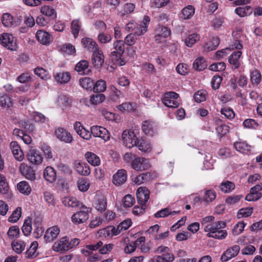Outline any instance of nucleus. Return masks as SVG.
Masks as SVG:
<instances>
[{"mask_svg": "<svg viewBox=\"0 0 262 262\" xmlns=\"http://www.w3.org/2000/svg\"><path fill=\"white\" fill-rule=\"evenodd\" d=\"M253 11V9L250 6L238 7L235 9V12L241 17H244L250 15Z\"/></svg>", "mask_w": 262, "mask_h": 262, "instance_id": "obj_39", "label": "nucleus"}, {"mask_svg": "<svg viewBox=\"0 0 262 262\" xmlns=\"http://www.w3.org/2000/svg\"><path fill=\"white\" fill-rule=\"evenodd\" d=\"M38 245V243L36 241H34L31 244L30 248L26 251V254L29 258H33L36 256L35 253Z\"/></svg>", "mask_w": 262, "mask_h": 262, "instance_id": "obj_57", "label": "nucleus"}, {"mask_svg": "<svg viewBox=\"0 0 262 262\" xmlns=\"http://www.w3.org/2000/svg\"><path fill=\"white\" fill-rule=\"evenodd\" d=\"M200 39V36L196 33L189 35L185 39V44L188 47H191Z\"/></svg>", "mask_w": 262, "mask_h": 262, "instance_id": "obj_52", "label": "nucleus"}, {"mask_svg": "<svg viewBox=\"0 0 262 262\" xmlns=\"http://www.w3.org/2000/svg\"><path fill=\"white\" fill-rule=\"evenodd\" d=\"M10 147L14 157L18 161H21L24 159V154L20 146L16 141L10 143Z\"/></svg>", "mask_w": 262, "mask_h": 262, "instance_id": "obj_19", "label": "nucleus"}, {"mask_svg": "<svg viewBox=\"0 0 262 262\" xmlns=\"http://www.w3.org/2000/svg\"><path fill=\"white\" fill-rule=\"evenodd\" d=\"M81 26L79 21L78 19L73 20L71 24V30L74 37L76 38L78 36L79 32L80 31Z\"/></svg>", "mask_w": 262, "mask_h": 262, "instance_id": "obj_56", "label": "nucleus"}, {"mask_svg": "<svg viewBox=\"0 0 262 262\" xmlns=\"http://www.w3.org/2000/svg\"><path fill=\"white\" fill-rule=\"evenodd\" d=\"M226 226V223L225 222L223 221H217L212 224H208L205 226L204 231L208 232H215V230L224 228Z\"/></svg>", "mask_w": 262, "mask_h": 262, "instance_id": "obj_24", "label": "nucleus"}, {"mask_svg": "<svg viewBox=\"0 0 262 262\" xmlns=\"http://www.w3.org/2000/svg\"><path fill=\"white\" fill-rule=\"evenodd\" d=\"M240 247L238 245H234L228 248L222 255L221 260L222 261H227L235 257L239 253Z\"/></svg>", "mask_w": 262, "mask_h": 262, "instance_id": "obj_9", "label": "nucleus"}, {"mask_svg": "<svg viewBox=\"0 0 262 262\" xmlns=\"http://www.w3.org/2000/svg\"><path fill=\"white\" fill-rule=\"evenodd\" d=\"M122 202L124 207L129 208L134 205L135 203V199L131 194H128L123 197Z\"/></svg>", "mask_w": 262, "mask_h": 262, "instance_id": "obj_51", "label": "nucleus"}, {"mask_svg": "<svg viewBox=\"0 0 262 262\" xmlns=\"http://www.w3.org/2000/svg\"><path fill=\"white\" fill-rule=\"evenodd\" d=\"M96 209L100 212H104L107 207L106 199L103 195L99 196L95 203Z\"/></svg>", "mask_w": 262, "mask_h": 262, "instance_id": "obj_26", "label": "nucleus"}, {"mask_svg": "<svg viewBox=\"0 0 262 262\" xmlns=\"http://www.w3.org/2000/svg\"><path fill=\"white\" fill-rule=\"evenodd\" d=\"M93 52V63L96 68H99L104 62V56L102 51L98 48Z\"/></svg>", "mask_w": 262, "mask_h": 262, "instance_id": "obj_16", "label": "nucleus"}, {"mask_svg": "<svg viewBox=\"0 0 262 262\" xmlns=\"http://www.w3.org/2000/svg\"><path fill=\"white\" fill-rule=\"evenodd\" d=\"M157 177V174L156 172H147L137 176L135 178L134 182L138 185H140L143 183L151 181Z\"/></svg>", "mask_w": 262, "mask_h": 262, "instance_id": "obj_11", "label": "nucleus"}, {"mask_svg": "<svg viewBox=\"0 0 262 262\" xmlns=\"http://www.w3.org/2000/svg\"><path fill=\"white\" fill-rule=\"evenodd\" d=\"M137 146H138L140 150L144 152H148L150 151L151 149L150 143L143 139L138 140V143Z\"/></svg>", "mask_w": 262, "mask_h": 262, "instance_id": "obj_46", "label": "nucleus"}, {"mask_svg": "<svg viewBox=\"0 0 262 262\" xmlns=\"http://www.w3.org/2000/svg\"><path fill=\"white\" fill-rule=\"evenodd\" d=\"M75 168L76 171L81 175L87 176L91 172L90 168L86 165H76Z\"/></svg>", "mask_w": 262, "mask_h": 262, "instance_id": "obj_58", "label": "nucleus"}, {"mask_svg": "<svg viewBox=\"0 0 262 262\" xmlns=\"http://www.w3.org/2000/svg\"><path fill=\"white\" fill-rule=\"evenodd\" d=\"M28 160L32 163L40 164L42 157L40 153L35 150H30L28 154Z\"/></svg>", "mask_w": 262, "mask_h": 262, "instance_id": "obj_22", "label": "nucleus"}, {"mask_svg": "<svg viewBox=\"0 0 262 262\" xmlns=\"http://www.w3.org/2000/svg\"><path fill=\"white\" fill-rule=\"evenodd\" d=\"M252 207L243 208L239 210L237 217L238 219H241L243 217H248L250 216L253 212Z\"/></svg>", "mask_w": 262, "mask_h": 262, "instance_id": "obj_54", "label": "nucleus"}, {"mask_svg": "<svg viewBox=\"0 0 262 262\" xmlns=\"http://www.w3.org/2000/svg\"><path fill=\"white\" fill-rule=\"evenodd\" d=\"M220 43V39L218 37H213L212 39L206 42L204 46V50L206 51H212L217 47Z\"/></svg>", "mask_w": 262, "mask_h": 262, "instance_id": "obj_36", "label": "nucleus"}, {"mask_svg": "<svg viewBox=\"0 0 262 262\" xmlns=\"http://www.w3.org/2000/svg\"><path fill=\"white\" fill-rule=\"evenodd\" d=\"M127 179L126 171L124 169H120L113 176V183L115 185L123 184Z\"/></svg>", "mask_w": 262, "mask_h": 262, "instance_id": "obj_20", "label": "nucleus"}, {"mask_svg": "<svg viewBox=\"0 0 262 262\" xmlns=\"http://www.w3.org/2000/svg\"><path fill=\"white\" fill-rule=\"evenodd\" d=\"M19 171L27 179L33 181L36 179V167L33 165H20Z\"/></svg>", "mask_w": 262, "mask_h": 262, "instance_id": "obj_5", "label": "nucleus"}, {"mask_svg": "<svg viewBox=\"0 0 262 262\" xmlns=\"http://www.w3.org/2000/svg\"><path fill=\"white\" fill-rule=\"evenodd\" d=\"M63 204L67 207H76L79 206L81 204L80 202L75 197L67 196L62 200Z\"/></svg>", "mask_w": 262, "mask_h": 262, "instance_id": "obj_28", "label": "nucleus"}, {"mask_svg": "<svg viewBox=\"0 0 262 262\" xmlns=\"http://www.w3.org/2000/svg\"><path fill=\"white\" fill-rule=\"evenodd\" d=\"M21 208L17 207L9 217L8 221L11 223L16 222L21 216Z\"/></svg>", "mask_w": 262, "mask_h": 262, "instance_id": "obj_64", "label": "nucleus"}, {"mask_svg": "<svg viewBox=\"0 0 262 262\" xmlns=\"http://www.w3.org/2000/svg\"><path fill=\"white\" fill-rule=\"evenodd\" d=\"M60 51L66 55H72L75 52V49L70 43H66L59 47Z\"/></svg>", "mask_w": 262, "mask_h": 262, "instance_id": "obj_40", "label": "nucleus"}, {"mask_svg": "<svg viewBox=\"0 0 262 262\" xmlns=\"http://www.w3.org/2000/svg\"><path fill=\"white\" fill-rule=\"evenodd\" d=\"M179 95L174 92H168L164 94L162 99L163 103L165 105L170 108H176L179 105L177 101Z\"/></svg>", "mask_w": 262, "mask_h": 262, "instance_id": "obj_3", "label": "nucleus"}, {"mask_svg": "<svg viewBox=\"0 0 262 262\" xmlns=\"http://www.w3.org/2000/svg\"><path fill=\"white\" fill-rule=\"evenodd\" d=\"M22 231L25 235H30L32 230V225L31 220H26L22 227Z\"/></svg>", "mask_w": 262, "mask_h": 262, "instance_id": "obj_63", "label": "nucleus"}, {"mask_svg": "<svg viewBox=\"0 0 262 262\" xmlns=\"http://www.w3.org/2000/svg\"><path fill=\"white\" fill-rule=\"evenodd\" d=\"M40 12L43 15L49 17H51L52 19H54L56 17L55 10L51 6H42L40 9Z\"/></svg>", "mask_w": 262, "mask_h": 262, "instance_id": "obj_37", "label": "nucleus"}, {"mask_svg": "<svg viewBox=\"0 0 262 262\" xmlns=\"http://www.w3.org/2000/svg\"><path fill=\"white\" fill-rule=\"evenodd\" d=\"M150 191L145 187H140L136 192L138 203L142 205H145L149 198Z\"/></svg>", "mask_w": 262, "mask_h": 262, "instance_id": "obj_6", "label": "nucleus"}, {"mask_svg": "<svg viewBox=\"0 0 262 262\" xmlns=\"http://www.w3.org/2000/svg\"><path fill=\"white\" fill-rule=\"evenodd\" d=\"M149 21V17L147 16H144L142 21L139 24H137V27H136L133 33L139 36L144 34L147 30Z\"/></svg>", "mask_w": 262, "mask_h": 262, "instance_id": "obj_15", "label": "nucleus"}, {"mask_svg": "<svg viewBox=\"0 0 262 262\" xmlns=\"http://www.w3.org/2000/svg\"><path fill=\"white\" fill-rule=\"evenodd\" d=\"M220 187L222 192L229 193L235 188V185L232 182L226 181L222 182Z\"/></svg>", "mask_w": 262, "mask_h": 262, "instance_id": "obj_44", "label": "nucleus"}, {"mask_svg": "<svg viewBox=\"0 0 262 262\" xmlns=\"http://www.w3.org/2000/svg\"><path fill=\"white\" fill-rule=\"evenodd\" d=\"M36 37L40 43L45 45L50 44L53 40L52 36L48 32L42 30L37 31Z\"/></svg>", "mask_w": 262, "mask_h": 262, "instance_id": "obj_14", "label": "nucleus"}, {"mask_svg": "<svg viewBox=\"0 0 262 262\" xmlns=\"http://www.w3.org/2000/svg\"><path fill=\"white\" fill-rule=\"evenodd\" d=\"M13 250L17 254H20L24 250L25 245L24 242L20 241H13L12 244Z\"/></svg>", "mask_w": 262, "mask_h": 262, "instance_id": "obj_50", "label": "nucleus"}, {"mask_svg": "<svg viewBox=\"0 0 262 262\" xmlns=\"http://www.w3.org/2000/svg\"><path fill=\"white\" fill-rule=\"evenodd\" d=\"M121 139L124 145L128 147L132 148L137 146L138 139L134 132L131 129H126L122 132Z\"/></svg>", "mask_w": 262, "mask_h": 262, "instance_id": "obj_2", "label": "nucleus"}, {"mask_svg": "<svg viewBox=\"0 0 262 262\" xmlns=\"http://www.w3.org/2000/svg\"><path fill=\"white\" fill-rule=\"evenodd\" d=\"M75 70L81 75L88 74L90 72L88 61L85 60L79 61L76 64Z\"/></svg>", "mask_w": 262, "mask_h": 262, "instance_id": "obj_21", "label": "nucleus"}, {"mask_svg": "<svg viewBox=\"0 0 262 262\" xmlns=\"http://www.w3.org/2000/svg\"><path fill=\"white\" fill-rule=\"evenodd\" d=\"M9 186L5 177L0 174V192L3 194L8 193Z\"/></svg>", "mask_w": 262, "mask_h": 262, "instance_id": "obj_49", "label": "nucleus"}, {"mask_svg": "<svg viewBox=\"0 0 262 262\" xmlns=\"http://www.w3.org/2000/svg\"><path fill=\"white\" fill-rule=\"evenodd\" d=\"M45 179L50 183H53L56 180V173L55 169L51 166H47L43 172Z\"/></svg>", "mask_w": 262, "mask_h": 262, "instance_id": "obj_25", "label": "nucleus"}, {"mask_svg": "<svg viewBox=\"0 0 262 262\" xmlns=\"http://www.w3.org/2000/svg\"><path fill=\"white\" fill-rule=\"evenodd\" d=\"M142 130L146 135L152 136L157 130L155 123L149 120H145L143 122Z\"/></svg>", "mask_w": 262, "mask_h": 262, "instance_id": "obj_12", "label": "nucleus"}, {"mask_svg": "<svg viewBox=\"0 0 262 262\" xmlns=\"http://www.w3.org/2000/svg\"><path fill=\"white\" fill-rule=\"evenodd\" d=\"M194 8L191 5H188L182 10L180 18L183 19H190L194 14Z\"/></svg>", "mask_w": 262, "mask_h": 262, "instance_id": "obj_33", "label": "nucleus"}, {"mask_svg": "<svg viewBox=\"0 0 262 262\" xmlns=\"http://www.w3.org/2000/svg\"><path fill=\"white\" fill-rule=\"evenodd\" d=\"M34 72L42 79L47 80L49 78L48 72L42 68H37L34 70Z\"/></svg>", "mask_w": 262, "mask_h": 262, "instance_id": "obj_59", "label": "nucleus"}, {"mask_svg": "<svg viewBox=\"0 0 262 262\" xmlns=\"http://www.w3.org/2000/svg\"><path fill=\"white\" fill-rule=\"evenodd\" d=\"M170 34V30L166 27L159 26L156 30L157 37H161L162 38H166Z\"/></svg>", "mask_w": 262, "mask_h": 262, "instance_id": "obj_41", "label": "nucleus"}, {"mask_svg": "<svg viewBox=\"0 0 262 262\" xmlns=\"http://www.w3.org/2000/svg\"><path fill=\"white\" fill-rule=\"evenodd\" d=\"M227 235V232L226 230L219 229L215 230V232H210L207 234V237H213L215 239H223Z\"/></svg>", "mask_w": 262, "mask_h": 262, "instance_id": "obj_38", "label": "nucleus"}, {"mask_svg": "<svg viewBox=\"0 0 262 262\" xmlns=\"http://www.w3.org/2000/svg\"><path fill=\"white\" fill-rule=\"evenodd\" d=\"M17 187L20 193L26 195H29L32 191L29 183L25 181L18 183L17 185Z\"/></svg>", "mask_w": 262, "mask_h": 262, "instance_id": "obj_32", "label": "nucleus"}, {"mask_svg": "<svg viewBox=\"0 0 262 262\" xmlns=\"http://www.w3.org/2000/svg\"><path fill=\"white\" fill-rule=\"evenodd\" d=\"M60 231V228L57 226L49 228L44 235V238L46 242L51 243L55 240L59 234Z\"/></svg>", "mask_w": 262, "mask_h": 262, "instance_id": "obj_10", "label": "nucleus"}, {"mask_svg": "<svg viewBox=\"0 0 262 262\" xmlns=\"http://www.w3.org/2000/svg\"><path fill=\"white\" fill-rule=\"evenodd\" d=\"M69 239L67 237H63L59 241L55 242L52 247L54 251L56 252H61L63 251L69 250Z\"/></svg>", "mask_w": 262, "mask_h": 262, "instance_id": "obj_17", "label": "nucleus"}, {"mask_svg": "<svg viewBox=\"0 0 262 262\" xmlns=\"http://www.w3.org/2000/svg\"><path fill=\"white\" fill-rule=\"evenodd\" d=\"M85 158L89 164H100L99 157L94 153L88 151L85 154Z\"/></svg>", "mask_w": 262, "mask_h": 262, "instance_id": "obj_43", "label": "nucleus"}, {"mask_svg": "<svg viewBox=\"0 0 262 262\" xmlns=\"http://www.w3.org/2000/svg\"><path fill=\"white\" fill-rule=\"evenodd\" d=\"M2 23L6 27H15L19 24V21L14 20L13 16L9 13L3 14Z\"/></svg>", "mask_w": 262, "mask_h": 262, "instance_id": "obj_23", "label": "nucleus"}, {"mask_svg": "<svg viewBox=\"0 0 262 262\" xmlns=\"http://www.w3.org/2000/svg\"><path fill=\"white\" fill-rule=\"evenodd\" d=\"M19 234V229L16 226H12L9 228L8 232L7 235L9 238L11 239H13L14 238H17Z\"/></svg>", "mask_w": 262, "mask_h": 262, "instance_id": "obj_60", "label": "nucleus"}, {"mask_svg": "<svg viewBox=\"0 0 262 262\" xmlns=\"http://www.w3.org/2000/svg\"><path fill=\"white\" fill-rule=\"evenodd\" d=\"M207 67L205 60L203 57H199L196 58L194 63L193 67L198 71H202L204 70Z\"/></svg>", "mask_w": 262, "mask_h": 262, "instance_id": "obj_47", "label": "nucleus"}, {"mask_svg": "<svg viewBox=\"0 0 262 262\" xmlns=\"http://www.w3.org/2000/svg\"><path fill=\"white\" fill-rule=\"evenodd\" d=\"M194 99L198 102L200 103L206 99V92L204 91H198L194 94Z\"/></svg>", "mask_w": 262, "mask_h": 262, "instance_id": "obj_62", "label": "nucleus"}, {"mask_svg": "<svg viewBox=\"0 0 262 262\" xmlns=\"http://www.w3.org/2000/svg\"><path fill=\"white\" fill-rule=\"evenodd\" d=\"M105 97L102 94H96L91 96L90 101L92 104H97L105 100Z\"/></svg>", "mask_w": 262, "mask_h": 262, "instance_id": "obj_61", "label": "nucleus"}, {"mask_svg": "<svg viewBox=\"0 0 262 262\" xmlns=\"http://www.w3.org/2000/svg\"><path fill=\"white\" fill-rule=\"evenodd\" d=\"M1 44L11 51L16 50L17 45L14 38L11 34L4 33L0 36Z\"/></svg>", "mask_w": 262, "mask_h": 262, "instance_id": "obj_4", "label": "nucleus"}, {"mask_svg": "<svg viewBox=\"0 0 262 262\" xmlns=\"http://www.w3.org/2000/svg\"><path fill=\"white\" fill-rule=\"evenodd\" d=\"M82 46L90 51H93L96 49H98V46L96 42L90 38H83L81 40Z\"/></svg>", "mask_w": 262, "mask_h": 262, "instance_id": "obj_30", "label": "nucleus"}, {"mask_svg": "<svg viewBox=\"0 0 262 262\" xmlns=\"http://www.w3.org/2000/svg\"><path fill=\"white\" fill-rule=\"evenodd\" d=\"M242 52L240 51L233 53L229 58V62L232 65L234 69H237L240 66L239 59L242 55Z\"/></svg>", "mask_w": 262, "mask_h": 262, "instance_id": "obj_27", "label": "nucleus"}, {"mask_svg": "<svg viewBox=\"0 0 262 262\" xmlns=\"http://www.w3.org/2000/svg\"><path fill=\"white\" fill-rule=\"evenodd\" d=\"M55 79L60 83H67L70 79L71 76L68 72H59L54 74Z\"/></svg>", "mask_w": 262, "mask_h": 262, "instance_id": "obj_35", "label": "nucleus"}, {"mask_svg": "<svg viewBox=\"0 0 262 262\" xmlns=\"http://www.w3.org/2000/svg\"><path fill=\"white\" fill-rule=\"evenodd\" d=\"M124 42L122 40H117L113 43V51L111 52L112 56L120 58L125 51Z\"/></svg>", "mask_w": 262, "mask_h": 262, "instance_id": "obj_13", "label": "nucleus"}, {"mask_svg": "<svg viewBox=\"0 0 262 262\" xmlns=\"http://www.w3.org/2000/svg\"><path fill=\"white\" fill-rule=\"evenodd\" d=\"M92 134L96 137H99L104 141L110 139V134L104 127L100 126H93L91 128Z\"/></svg>", "mask_w": 262, "mask_h": 262, "instance_id": "obj_7", "label": "nucleus"}, {"mask_svg": "<svg viewBox=\"0 0 262 262\" xmlns=\"http://www.w3.org/2000/svg\"><path fill=\"white\" fill-rule=\"evenodd\" d=\"M0 105L3 107H10L12 106V102L11 98L7 95L0 96Z\"/></svg>", "mask_w": 262, "mask_h": 262, "instance_id": "obj_55", "label": "nucleus"}, {"mask_svg": "<svg viewBox=\"0 0 262 262\" xmlns=\"http://www.w3.org/2000/svg\"><path fill=\"white\" fill-rule=\"evenodd\" d=\"M124 162L128 164H143L146 159L137 157L131 152L126 153L123 157Z\"/></svg>", "mask_w": 262, "mask_h": 262, "instance_id": "obj_18", "label": "nucleus"}, {"mask_svg": "<svg viewBox=\"0 0 262 262\" xmlns=\"http://www.w3.org/2000/svg\"><path fill=\"white\" fill-rule=\"evenodd\" d=\"M174 255L170 249L165 253L156 256V262H172L174 260Z\"/></svg>", "mask_w": 262, "mask_h": 262, "instance_id": "obj_34", "label": "nucleus"}, {"mask_svg": "<svg viewBox=\"0 0 262 262\" xmlns=\"http://www.w3.org/2000/svg\"><path fill=\"white\" fill-rule=\"evenodd\" d=\"M229 128L228 125L221 123L216 127L215 130L218 136L222 137L229 132Z\"/></svg>", "mask_w": 262, "mask_h": 262, "instance_id": "obj_53", "label": "nucleus"}, {"mask_svg": "<svg viewBox=\"0 0 262 262\" xmlns=\"http://www.w3.org/2000/svg\"><path fill=\"white\" fill-rule=\"evenodd\" d=\"M80 210L74 213L71 216L72 222L76 225L85 222L89 217V213L91 209L90 208L81 204L80 207Z\"/></svg>", "mask_w": 262, "mask_h": 262, "instance_id": "obj_1", "label": "nucleus"}, {"mask_svg": "<svg viewBox=\"0 0 262 262\" xmlns=\"http://www.w3.org/2000/svg\"><path fill=\"white\" fill-rule=\"evenodd\" d=\"M94 92L99 93L104 92L106 89V82L102 79L98 80L93 85Z\"/></svg>", "mask_w": 262, "mask_h": 262, "instance_id": "obj_45", "label": "nucleus"}, {"mask_svg": "<svg viewBox=\"0 0 262 262\" xmlns=\"http://www.w3.org/2000/svg\"><path fill=\"white\" fill-rule=\"evenodd\" d=\"M79 84L83 89L88 90L93 88L94 82L90 78L85 77L79 79Z\"/></svg>", "mask_w": 262, "mask_h": 262, "instance_id": "obj_48", "label": "nucleus"}, {"mask_svg": "<svg viewBox=\"0 0 262 262\" xmlns=\"http://www.w3.org/2000/svg\"><path fill=\"white\" fill-rule=\"evenodd\" d=\"M250 78L252 84L258 85L261 80V75L259 71L254 69L250 72Z\"/></svg>", "mask_w": 262, "mask_h": 262, "instance_id": "obj_42", "label": "nucleus"}, {"mask_svg": "<svg viewBox=\"0 0 262 262\" xmlns=\"http://www.w3.org/2000/svg\"><path fill=\"white\" fill-rule=\"evenodd\" d=\"M235 148L238 151L247 154L251 151V147L245 142H236L234 143Z\"/></svg>", "mask_w": 262, "mask_h": 262, "instance_id": "obj_31", "label": "nucleus"}, {"mask_svg": "<svg viewBox=\"0 0 262 262\" xmlns=\"http://www.w3.org/2000/svg\"><path fill=\"white\" fill-rule=\"evenodd\" d=\"M56 137L60 141L70 143L73 141L71 134L63 128H58L55 131Z\"/></svg>", "mask_w": 262, "mask_h": 262, "instance_id": "obj_8", "label": "nucleus"}, {"mask_svg": "<svg viewBox=\"0 0 262 262\" xmlns=\"http://www.w3.org/2000/svg\"><path fill=\"white\" fill-rule=\"evenodd\" d=\"M180 212V211H171L169 208L167 207L162 209L154 214V216L156 218L165 217L168 215H174Z\"/></svg>", "mask_w": 262, "mask_h": 262, "instance_id": "obj_29", "label": "nucleus"}]
</instances>
